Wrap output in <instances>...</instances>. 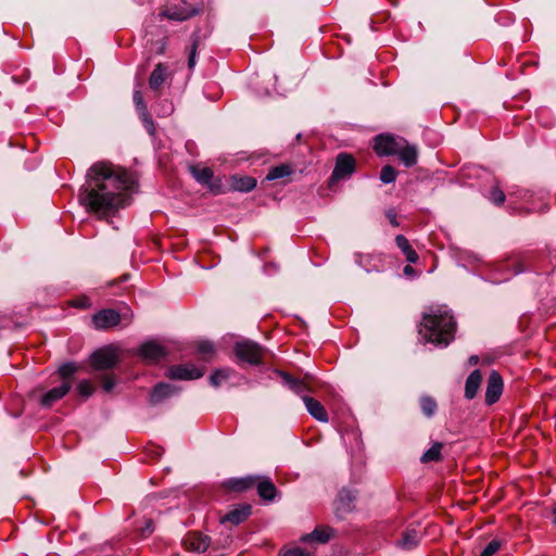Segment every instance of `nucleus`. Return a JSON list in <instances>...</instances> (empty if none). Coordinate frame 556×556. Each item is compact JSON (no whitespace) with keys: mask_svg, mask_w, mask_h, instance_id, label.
Segmentation results:
<instances>
[{"mask_svg":"<svg viewBox=\"0 0 556 556\" xmlns=\"http://www.w3.org/2000/svg\"><path fill=\"white\" fill-rule=\"evenodd\" d=\"M136 185L126 168L106 161L96 162L79 188L78 202L87 213L109 219L129 205Z\"/></svg>","mask_w":556,"mask_h":556,"instance_id":"obj_1","label":"nucleus"},{"mask_svg":"<svg viewBox=\"0 0 556 556\" xmlns=\"http://www.w3.org/2000/svg\"><path fill=\"white\" fill-rule=\"evenodd\" d=\"M457 324L447 311L424 314L419 325L421 338L437 346H447L455 338Z\"/></svg>","mask_w":556,"mask_h":556,"instance_id":"obj_2","label":"nucleus"},{"mask_svg":"<svg viewBox=\"0 0 556 556\" xmlns=\"http://www.w3.org/2000/svg\"><path fill=\"white\" fill-rule=\"evenodd\" d=\"M189 173L202 186L206 187L213 194H223L226 192L220 177L214 175L211 167L201 164H191L188 166Z\"/></svg>","mask_w":556,"mask_h":556,"instance_id":"obj_3","label":"nucleus"},{"mask_svg":"<svg viewBox=\"0 0 556 556\" xmlns=\"http://www.w3.org/2000/svg\"><path fill=\"white\" fill-rule=\"evenodd\" d=\"M233 353L240 363L257 366L263 363L265 349L251 340H242L235 344Z\"/></svg>","mask_w":556,"mask_h":556,"instance_id":"obj_4","label":"nucleus"},{"mask_svg":"<svg viewBox=\"0 0 556 556\" xmlns=\"http://www.w3.org/2000/svg\"><path fill=\"white\" fill-rule=\"evenodd\" d=\"M123 319L129 324L132 319V314H121L112 308L100 309L92 316V325L98 330H106L118 326Z\"/></svg>","mask_w":556,"mask_h":556,"instance_id":"obj_5","label":"nucleus"},{"mask_svg":"<svg viewBox=\"0 0 556 556\" xmlns=\"http://www.w3.org/2000/svg\"><path fill=\"white\" fill-rule=\"evenodd\" d=\"M205 367H197L193 364L172 365L165 371V377L170 380H195L203 377Z\"/></svg>","mask_w":556,"mask_h":556,"instance_id":"obj_6","label":"nucleus"},{"mask_svg":"<svg viewBox=\"0 0 556 556\" xmlns=\"http://www.w3.org/2000/svg\"><path fill=\"white\" fill-rule=\"evenodd\" d=\"M118 362L116 350L112 346L99 349L90 356V365L96 370L112 369Z\"/></svg>","mask_w":556,"mask_h":556,"instance_id":"obj_7","label":"nucleus"},{"mask_svg":"<svg viewBox=\"0 0 556 556\" xmlns=\"http://www.w3.org/2000/svg\"><path fill=\"white\" fill-rule=\"evenodd\" d=\"M405 140L402 137H395L390 134L378 135L374 140V151L379 156L395 155L401 148L400 141Z\"/></svg>","mask_w":556,"mask_h":556,"instance_id":"obj_8","label":"nucleus"},{"mask_svg":"<svg viewBox=\"0 0 556 556\" xmlns=\"http://www.w3.org/2000/svg\"><path fill=\"white\" fill-rule=\"evenodd\" d=\"M504 391V380L501 374L492 370L486 380V389L484 394V402L491 406L498 402Z\"/></svg>","mask_w":556,"mask_h":556,"instance_id":"obj_9","label":"nucleus"},{"mask_svg":"<svg viewBox=\"0 0 556 556\" xmlns=\"http://www.w3.org/2000/svg\"><path fill=\"white\" fill-rule=\"evenodd\" d=\"M355 170V160L351 154L340 153L336 160V166L330 177V184L351 176Z\"/></svg>","mask_w":556,"mask_h":556,"instance_id":"obj_10","label":"nucleus"},{"mask_svg":"<svg viewBox=\"0 0 556 556\" xmlns=\"http://www.w3.org/2000/svg\"><path fill=\"white\" fill-rule=\"evenodd\" d=\"M274 374L278 376L282 383L288 387L291 391H293L295 394L303 396L304 392H312L313 389L308 382V377L305 376L301 379L293 377L289 372L281 370V369H275Z\"/></svg>","mask_w":556,"mask_h":556,"instance_id":"obj_11","label":"nucleus"},{"mask_svg":"<svg viewBox=\"0 0 556 556\" xmlns=\"http://www.w3.org/2000/svg\"><path fill=\"white\" fill-rule=\"evenodd\" d=\"M138 355L148 364H155L167 355V351L163 345L149 341L139 346Z\"/></svg>","mask_w":556,"mask_h":556,"instance_id":"obj_12","label":"nucleus"},{"mask_svg":"<svg viewBox=\"0 0 556 556\" xmlns=\"http://www.w3.org/2000/svg\"><path fill=\"white\" fill-rule=\"evenodd\" d=\"M71 390L68 381L61 382L59 386L53 387L47 392L42 393L38 399V403L43 408L52 407L56 402L61 401Z\"/></svg>","mask_w":556,"mask_h":556,"instance_id":"obj_13","label":"nucleus"},{"mask_svg":"<svg viewBox=\"0 0 556 556\" xmlns=\"http://www.w3.org/2000/svg\"><path fill=\"white\" fill-rule=\"evenodd\" d=\"M197 14L195 10L188 11L184 8L174 7H162L159 11L157 17L160 20H169L176 22H184Z\"/></svg>","mask_w":556,"mask_h":556,"instance_id":"obj_14","label":"nucleus"},{"mask_svg":"<svg viewBox=\"0 0 556 556\" xmlns=\"http://www.w3.org/2000/svg\"><path fill=\"white\" fill-rule=\"evenodd\" d=\"M168 77V65L162 62L157 63L149 77L150 89L160 93Z\"/></svg>","mask_w":556,"mask_h":556,"instance_id":"obj_15","label":"nucleus"},{"mask_svg":"<svg viewBox=\"0 0 556 556\" xmlns=\"http://www.w3.org/2000/svg\"><path fill=\"white\" fill-rule=\"evenodd\" d=\"M211 540L200 532H189L184 539L186 549L197 553H204L210 547Z\"/></svg>","mask_w":556,"mask_h":556,"instance_id":"obj_16","label":"nucleus"},{"mask_svg":"<svg viewBox=\"0 0 556 556\" xmlns=\"http://www.w3.org/2000/svg\"><path fill=\"white\" fill-rule=\"evenodd\" d=\"M179 391V389L173 384L166 382H160L153 387L149 395V402L152 405H156L164 400L173 396Z\"/></svg>","mask_w":556,"mask_h":556,"instance_id":"obj_17","label":"nucleus"},{"mask_svg":"<svg viewBox=\"0 0 556 556\" xmlns=\"http://www.w3.org/2000/svg\"><path fill=\"white\" fill-rule=\"evenodd\" d=\"M401 148L396 151L395 155L399 156L401 163H403L406 167H413L418 162V150L415 144L408 143L405 139L400 141Z\"/></svg>","mask_w":556,"mask_h":556,"instance_id":"obj_18","label":"nucleus"},{"mask_svg":"<svg viewBox=\"0 0 556 556\" xmlns=\"http://www.w3.org/2000/svg\"><path fill=\"white\" fill-rule=\"evenodd\" d=\"M334 529L329 526H317L312 533L302 536L301 541L305 543L316 542L325 544L334 536Z\"/></svg>","mask_w":556,"mask_h":556,"instance_id":"obj_19","label":"nucleus"},{"mask_svg":"<svg viewBox=\"0 0 556 556\" xmlns=\"http://www.w3.org/2000/svg\"><path fill=\"white\" fill-rule=\"evenodd\" d=\"M252 506L250 504H241L232 508L220 518V522H229L231 525H240L251 515Z\"/></svg>","mask_w":556,"mask_h":556,"instance_id":"obj_20","label":"nucleus"},{"mask_svg":"<svg viewBox=\"0 0 556 556\" xmlns=\"http://www.w3.org/2000/svg\"><path fill=\"white\" fill-rule=\"evenodd\" d=\"M302 400L305 404L307 412L311 414V416H313L316 420H318L320 422H328V420H329L328 413H327L326 408L324 407V405L318 400L307 396V395H303Z\"/></svg>","mask_w":556,"mask_h":556,"instance_id":"obj_21","label":"nucleus"},{"mask_svg":"<svg viewBox=\"0 0 556 556\" xmlns=\"http://www.w3.org/2000/svg\"><path fill=\"white\" fill-rule=\"evenodd\" d=\"M482 374L479 369H475L465 381V391L464 396L466 400H473L481 387L482 383Z\"/></svg>","mask_w":556,"mask_h":556,"instance_id":"obj_22","label":"nucleus"},{"mask_svg":"<svg viewBox=\"0 0 556 556\" xmlns=\"http://www.w3.org/2000/svg\"><path fill=\"white\" fill-rule=\"evenodd\" d=\"M256 187V179L251 176L233 175L230 177V189L239 192H250Z\"/></svg>","mask_w":556,"mask_h":556,"instance_id":"obj_23","label":"nucleus"},{"mask_svg":"<svg viewBox=\"0 0 556 556\" xmlns=\"http://www.w3.org/2000/svg\"><path fill=\"white\" fill-rule=\"evenodd\" d=\"M257 478L248 476L243 478H232L225 482V486L233 492H244L252 489L256 483Z\"/></svg>","mask_w":556,"mask_h":556,"instance_id":"obj_24","label":"nucleus"},{"mask_svg":"<svg viewBox=\"0 0 556 556\" xmlns=\"http://www.w3.org/2000/svg\"><path fill=\"white\" fill-rule=\"evenodd\" d=\"M257 490V494L260 497H262L265 501H273L276 497L277 494V488L273 483L271 480L264 478L256 480L255 485Z\"/></svg>","mask_w":556,"mask_h":556,"instance_id":"obj_25","label":"nucleus"},{"mask_svg":"<svg viewBox=\"0 0 556 556\" xmlns=\"http://www.w3.org/2000/svg\"><path fill=\"white\" fill-rule=\"evenodd\" d=\"M195 353L203 362H212L216 355V349L213 342L208 340H201L195 342Z\"/></svg>","mask_w":556,"mask_h":556,"instance_id":"obj_26","label":"nucleus"},{"mask_svg":"<svg viewBox=\"0 0 556 556\" xmlns=\"http://www.w3.org/2000/svg\"><path fill=\"white\" fill-rule=\"evenodd\" d=\"M395 243L397 248L402 251L404 254L406 261L410 264H415L418 262L419 256L418 253L413 249L410 245L408 239L403 235H397L395 237Z\"/></svg>","mask_w":556,"mask_h":556,"instance_id":"obj_27","label":"nucleus"},{"mask_svg":"<svg viewBox=\"0 0 556 556\" xmlns=\"http://www.w3.org/2000/svg\"><path fill=\"white\" fill-rule=\"evenodd\" d=\"M294 172L293 167L290 164H279L269 169L266 175L267 180H277L289 177Z\"/></svg>","mask_w":556,"mask_h":556,"instance_id":"obj_28","label":"nucleus"},{"mask_svg":"<svg viewBox=\"0 0 556 556\" xmlns=\"http://www.w3.org/2000/svg\"><path fill=\"white\" fill-rule=\"evenodd\" d=\"M442 448L443 444L441 442L433 443L431 447L422 454V456L420 457V462L424 464L431 462H440L442 458Z\"/></svg>","mask_w":556,"mask_h":556,"instance_id":"obj_29","label":"nucleus"},{"mask_svg":"<svg viewBox=\"0 0 556 556\" xmlns=\"http://www.w3.org/2000/svg\"><path fill=\"white\" fill-rule=\"evenodd\" d=\"M354 501V496L349 490H342L337 498V511L348 513L352 510L351 503Z\"/></svg>","mask_w":556,"mask_h":556,"instance_id":"obj_30","label":"nucleus"},{"mask_svg":"<svg viewBox=\"0 0 556 556\" xmlns=\"http://www.w3.org/2000/svg\"><path fill=\"white\" fill-rule=\"evenodd\" d=\"M231 374H233V370L230 368H220L214 370L208 379L211 386H213L214 388L220 387L223 382L227 381L230 378Z\"/></svg>","mask_w":556,"mask_h":556,"instance_id":"obj_31","label":"nucleus"},{"mask_svg":"<svg viewBox=\"0 0 556 556\" xmlns=\"http://www.w3.org/2000/svg\"><path fill=\"white\" fill-rule=\"evenodd\" d=\"M78 370V367L74 363H66L59 367L58 375L62 379V382L68 381L71 387L73 386V376Z\"/></svg>","mask_w":556,"mask_h":556,"instance_id":"obj_32","label":"nucleus"},{"mask_svg":"<svg viewBox=\"0 0 556 556\" xmlns=\"http://www.w3.org/2000/svg\"><path fill=\"white\" fill-rule=\"evenodd\" d=\"M200 45V37L198 34H193L191 37V46L188 50V67L189 70H193L195 66V56L198 52V47Z\"/></svg>","mask_w":556,"mask_h":556,"instance_id":"obj_33","label":"nucleus"},{"mask_svg":"<svg viewBox=\"0 0 556 556\" xmlns=\"http://www.w3.org/2000/svg\"><path fill=\"white\" fill-rule=\"evenodd\" d=\"M420 407H421L422 413L427 417H431L437 412L438 404H437V402H435V400L433 397H431V396H422L420 399Z\"/></svg>","mask_w":556,"mask_h":556,"instance_id":"obj_34","label":"nucleus"},{"mask_svg":"<svg viewBox=\"0 0 556 556\" xmlns=\"http://www.w3.org/2000/svg\"><path fill=\"white\" fill-rule=\"evenodd\" d=\"M397 176L396 169L391 165H384L380 172V180L384 184L394 182Z\"/></svg>","mask_w":556,"mask_h":556,"instance_id":"obj_35","label":"nucleus"},{"mask_svg":"<svg viewBox=\"0 0 556 556\" xmlns=\"http://www.w3.org/2000/svg\"><path fill=\"white\" fill-rule=\"evenodd\" d=\"M490 200L495 205H502L505 202V193L498 187H493L490 191Z\"/></svg>","mask_w":556,"mask_h":556,"instance_id":"obj_36","label":"nucleus"},{"mask_svg":"<svg viewBox=\"0 0 556 556\" xmlns=\"http://www.w3.org/2000/svg\"><path fill=\"white\" fill-rule=\"evenodd\" d=\"M94 391L92 383L89 380H83L77 386V392L84 397H89Z\"/></svg>","mask_w":556,"mask_h":556,"instance_id":"obj_37","label":"nucleus"},{"mask_svg":"<svg viewBox=\"0 0 556 556\" xmlns=\"http://www.w3.org/2000/svg\"><path fill=\"white\" fill-rule=\"evenodd\" d=\"M168 46V36H163L161 39L152 42V49L159 55L165 54Z\"/></svg>","mask_w":556,"mask_h":556,"instance_id":"obj_38","label":"nucleus"},{"mask_svg":"<svg viewBox=\"0 0 556 556\" xmlns=\"http://www.w3.org/2000/svg\"><path fill=\"white\" fill-rule=\"evenodd\" d=\"M132 99H134V103L136 105L137 111H142L144 113L146 109H148V106L143 100L142 92L139 90H135Z\"/></svg>","mask_w":556,"mask_h":556,"instance_id":"obj_39","label":"nucleus"},{"mask_svg":"<svg viewBox=\"0 0 556 556\" xmlns=\"http://www.w3.org/2000/svg\"><path fill=\"white\" fill-rule=\"evenodd\" d=\"M138 113H139L140 118L142 119L146 128L149 130L150 134H153L154 124H153L152 117H151L148 109H146L144 113L142 111H138Z\"/></svg>","mask_w":556,"mask_h":556,"instance_id":"obj_40","label":"nucleus"},{"mask_svg":"<svg viewBox=\"0 0 556 556\" xmlns=\"http://www.w3.org/2000/svg\"><path fill=\"white\" fill-rule=\"evenodd\" d=\"M501 547V543L492 540L481 552L480 556H493Z\"/></svg>","mask_w":556,"mask_h":556,"instance_id":"obj_41","label":"nucleus"},{"mask_svg":"<svg viewBox=\"0 0 556 556\" xmlns=\"http://www.w3.org/2000/svg\"><path fill=\"white\" fill-rule=\"evenodd\" d=\"M525 262L523 258H510L507 266L513 267L515 274H519L526 270Z\"/></svg>","mask_w":556,"mask_h":556,"instance_id":"obj_42","label":"nucleus"},{"mask_svg":"<svg viewBox=\"0 0 556 556\" xmlns=\"http://www.w3.org/2000/svg\"><path fill=\"white\" fill-rule=\"evenodd\" d=\"M116 384L115 376L105 375L102 377V388L105 392H111Z\"/></svg>","mask_w":556,"mask_h":556,"instance_id":"obj_43","label":"nucleus"},{"mask_svg":"<svg viewBox=\"0 0 556 556\" xmlns=\"http://www.w3.org/2000/svg\"><path fill=\"white\" fill-rule=\"evenodd\" d=\"M72 306L77 308H89L91 306L90 299L86 295L77 298L72 301Z\"/></svg>","mask_w":556,"mask_h":556,"instance_id":"obj_44","label":"nucleus"},{"mask_svg":"<svg viewBox=\"0 0 556 556\" xmlns=\"http://www.w3.org/2000/svg\"><path fill=\"white\" fill-rule=\"evenodd\" d=\"M282 556H312V554L301 547H292L287 549Z\"/></svg>","mask_w":556,"mask_h":556,"instance_id":"obj_45","label":"nucleus"},{"mask_svg":"<svg viewBox=\"0 0 556 556\" xmlns=\"http://www.w3.org/2000/svg\"><path fill=\"white\" fill-rule=\"evenodd\" d=\"M386 216L392 226L397 227L400 225L397 222V214L394 208L388 210Z\"/></svg>","mask_w":556,"mask_h":556,"instance_id":"obj_46","label":"nucleus"},{"mask_svg":"<svg viewBox=\"0 0 556 556\" xmlns=\"http://www.w3.org/2000/svg\"><path fill=\"white\" fill-rule=\"evenodd\" d=\"M402 545L405 547H412L416 545V540L414 536H410L408 533L404 534Z\"/></svg>","mask_w":556,"mask_h":556,"instance_id":"obj_47","label":"nucleus"},{"mask_svg":"<svg viewBox=\"0 0 556 556\" xmlns=\"http://www.w3.org/2000/svg\"><path fill=\"white\" fill-rule=\"evenodd\" d=\"M468 362L470 365L475 366L479 363V357L477 355H472L469 357Z\"/></svg>","mask_w":556,"mask_h":556,"instance_id":"obj_48","label":"nucleus"},{"mask_svg":"<svg viewBox=\"0 0 556 556\" xmlns=\"http://www.w3.org/2000/svg\"><path fill=\"white\" fill-rule=\"evenodd\" d=\"M414 273V268L410 265H406L404 267V274L405 275H412Z\"/></svg>","mask_w":556,"mask_h":556,"instance_id":"obj_49","label":"nucleus"},{"mask_svg":"<svg viewBox=\"0 0 556 556\" xmlns=\"http://www.w3.org/2000/svg\"><path fill=\"white\" fill-rule=\"evenodd\" d=\"M553 523L556 526V505L553 508Z\"/></svg>","mask_w":556,"mask_h":556,"instance_id":"obj_50","label":"nucleus"},{"mask_svg":"<svg viewBox=\"0 0 556 556\" xmlns=\"http://www.w3.org/2000/svg\"><path fill=\"white\" fill-rule=\"evenodd\" d=\"M392 5H397V0H389Z\"/></svg>","mask_w":556,"mask_h":556,"instance_id":"obj_51","label":"nucleus"}]
</instances>
